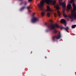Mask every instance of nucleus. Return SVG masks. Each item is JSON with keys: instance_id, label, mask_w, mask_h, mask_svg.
Returning a JSON list of instances; mask_svg holds the SVG:
<instances>
[{"instance_id": "obj_1", "label": "nucleus", "mask_w": 76, "mask_h": 76, "mask_svg": "<svg viewBox=\"0 0 76 76\" xmlns=\"http://www.w3.org/2000/svg\"><path fill=\"white\" fill-rule=\"evenodd\" d=\"M45 3H46L48 4H50L52 3L53 5H55L56 4V2L55 1H53L52 0H42V1L40 2V4L39 5L38 4V6H39L40 7L41 10L43 11V12H42L41 15L42 16H44L45 13V12L46 10H44L43 7H44Z\"/></svg>"}, {"instance_id": "obj_2", "label": "nucleus", "mask_w": 76, "mask_h": 76, "mask_svg": "<svg viewBox=\"0 0 76 76\" xmlns=\"http://www.w3.org/2000/svg\"><path fill=\"white\" fill-rule=\"evenodd\" d=\"M45 25L48 27L50 31H51L53 29H55L56 28H59V26L57 24H49L47 23H45Z\"/></svg>"}, {"instance_id": "obj_3", "label": "nucleus", "mask_w": 76, "mask_h": 76, "mask_svg": "<svg viewBox=\"0 0 76 76\" xmlns=\"http://www.w3.org/2000/svg\"><path fill=\"white\" fill-rule=\"evenodd\" d=\"M61 35L60 34V33H59L58 34V35L55 36L53 37V40L54 41V40L56 39H59L61 38Z\"/></svg>"}, {"instance_id": "obj_4", "label": "nucleus", "mask_w": 76, "mask_h": 76, "mask_svg": "<svg viewBox=\"0 0 76 76\" xmlns=\"http://www.w3.org/2000/svg\"><path fill=\"white\" fill-rule=\"evenodd\" d=\"M38 21V19L37 17H33L32 19H31V21L32 23H34Z\"/></svg>"}, {"instance_id": "obj_5", "label": "nucleus", "mask_w": 76, "mask_h": 76, "mask_svg": "<svg viewBox=\"0 0 76 76\" xmlns=\"http://www.w3.org/2000/svg\"><path fill=\"white\" fill-rule=\"evenodd\" d=\"M69 17L70 19H73L74 18L76 19V12L74 14L72 15L71 16L69 15Z\"/></svg>"}, {"instance_id": "obj_6", "label": "nucleus", "mask_w": 76, "mask_h": 76, "mask_svg": "<svg viewBox=\"0 0 76 76\" xmlns=\"http://www.w3.org/2000/svg\"><path fill=\"white\" fill-rule=\"evenodd\" d=\"M66 20L65 19H62L61 20V23H64V25L65 27H66Z\"/></svg>"}, {"instance_id": "obj_7", "label": "nucleus", "mask_w": 76, "mask_h": 76, "mask_svg": "<svg viewBox=\"0 0 76 76\" xmlns=\"http://www.w3.org/2000/svg\"><path fill=\"white\" fill-rule=\"evenodd\" d=\"M61 29L62 30L63 29H65L66 31H67V30H68L69 29V27H64L61 26Z\"/></svg>"}, {"instance_id": "obj_8", "label": "nucleus", "mask_w": 76, "mask_h": 76, "mask_svg": "<svg viewBox=\"0 0 76 76\" xmlns=\"http://www.w3.org/2000/svg\"><path fill=\"white\" fill-rule=\"evenodd\" d=\"M55 8H56V10H59L60 9V8L59 7V5L58 4H56L55 5Z\"/></svg>"}, {"instance_id": "obj_9", "label": "nucleus", "mask_w": 76, "mask_h": 76, "mask_svg": "<svg viewBox=\"0 0 76 76\" xmlns=\"http://www.w3.org/2000/svg\"><path fill=\"white\" fill-rule=\"evenodd\" d=\"M62 13L63 14V15L64 17L65 18H66L68 17L67 15L66 14H65V13H64V11L63 10L62 11Z\"/></svg>"}, {"instance_id": "obj_10", "label": "nucleus", "mask_w": 76, "mask_h": 76, "mask_svg": "<svg viewBox=\"0 0 76 76\" xmlns=\"http://www.w3.org/2000/svg\"><path fill=\"white\" fill-rule=\"evenodd\" d=\"M68 5V6H67V9H68L69 11V10H71L72 7L71 5Z\"/></svg>"}, {"instance_id": "obj_11", "label": "nucleus", "mask_w": 76, "mask_h": 76, "mask_svg": "<svg viewBox=\"0 0 76 76\" xmlns=\"http://www.w3.org/2000/svg\"><path fill=\"white\" fill-rule=\"evenodd\" d=\"M60 5H62L63 7H66V5L64 4V3H62L61 2L60 3Z\"/></svg>"}, {"instance_id": "obj_12", "label": "nucleus", "mask_w": 76, "mask_h": 76, "mask_svg": "<svg viewBox=\"0 0 76 76\" xmlns=\"http://www.w3.org/2000/svg\"><path fill=\"white\" fill-rule=\"evenodd\" d=\"M47 11L48 12H51V10H50V7H49V6H47Z\"/></svg>"}, {"instance_id": "obj_13", "label": "nucleus", "mask_w": 76, "mask_h": 76, "mask_svg": "<svg viewBox=\"0 0 76 76\" xmlns=\"http://www.w3.org/2000/svg\"><path fill=\"white\" fill-rule=\"evenodd\" d=\"M29 9H31L30 7H27V9L28 10V12L29 13L31 12V11H30V10Z\"/></svg>"}, {"instance_id": "obj_14", "label": "nucleus", "mask_w": 76, "mask_h": 76, "mask_svg": "<svg viewBox=\"0 0 76 76\" xmlns=\"http://www.w3.org/2000/svg\"><path fill=\"white\" fill-rule=\"evenodd\" d=\"M25 7H22L20 8V10L21 11L23 10L24 9H25Z\"/></svg>"}, {"instance_id": "obj_15", "label": "nucleus", "mask_w": 76, "mask_h": 76, "mask_svg": "<svg viewBox=\"0 0 76 76\" xmlns=\"http://www.w3.org/2000/svg\"><path fill=\"white\" fill-rule=\"evenodd\" d=\"M58 16H61V13L59 11H58Z\"/></svg>"}, {"instance_id": "obj_16", "label": "nucleus", "mask_w": 76, "mask_h": 76, "mask_svg": "<svg viewBox=\"0 0 76 76\" xmlns=\"http://www.w3.org/2000/svg\"><path fill=\"white\" fill-rule=\"evenodd\" d=\"M73 7V10L74 11H72L73 12H75L76 11V7Z\"/></svg>"}, {"instance_id": "obj_17", "label": "nucleus", "mask_w": 76, "mask_h": 76, "mask_svg": "<svg viewBox=\"0 0 76 76\" xmlns=\"http://www.w3.org/2000/svg\"><path fill=\"white\" fill-rule=\"evenodd\" d=\"M76 27V25H73L72 26V28H75Z\"/></svg>"}, {"instance_id": "obj_18", "label": "nucleus", "mask_w": 76, "mask_h": 76, "mask_svg": "<svg viewBox=\"0 0 76 76\" xmlns=\"http://www.w3.org/2000/svg\"><path fill=\"white\" fill-rule=\"evenodd\" d=\"M57 31L56 30H54L53 31V32L54 34H56L57 33Z\"/></svg>"}, {"instance_id": "obj_19", "label": "nucleus", "mask_w": 76, "mask_h": 76, "mask_svg": "<svg viewBox=\"0 0 76 76\" xmlns=\"http://www.w3.org/2000/svg\"><path fill=\"white\" fill-rule=\"evenodd\" d=\"M72 7H76V5H75V3H73L72 4Z\"/></svg>"}, {"instance_id": "obj_20", "label": "nucleus", "mask_w": 76, "mask_h": 76, "mask_svg": "<svg viewBox=\"0 0 76 76\" xmlns=\"http://www.w3.org/2000/svg\"><path fill=\"white\" fill-rule=\"evenodd\" d=\"M50 15V14L49 12H48V13H47V16H48V17H49Z\"/></svg>"}, {"instance_id": "obj_21", "label": "nucleus", "mask_w": 76, "mask_h": 76, "mask_svg": "<svg viewBox=\"0 0 76 76\" xmlns=\"http://www.w3.org/2000/svg\"><path fill=\"white\" fill-rule=\"evenodd\" d=\"M54 16H55V17H57V14L56 13H54Z\"/></svg>"}, {"instance_id": "obj_22", "label": "nucleus", "mask_w": 76, "mask_h": 76, "mask_svg": "<svg viewBox=\"0 0 76 76\" xmlns=\"http://www.w3.org/2000/svg\"><path fill=\"white\" fill-rule=\"evenodd\" d=\"M74 2V0H72L71 1L70 3H73Z\"/></svg>"}, {"instance_id": "obj_23", "label": "nucleus", "mask_w": 76, "mask_h": 76, "mask_svg": "<svg viewBox=\"0 0 76 76\" xmlns=\"http://www.w3.org/2000/svg\"><path fill=\"white\" fill-rule=\"evenodd\" d=\"M63 1V0H58L59 3H61V1Z\"/></svg>"}, {"instance_id": "obj_24", "label": "nucleus", "mask_w": 76, "mask_h": 76, "mask_svg": "<svg viewBox=\"0 0 76 76\" xmlns=\"http://www.w3.org/2000/svg\"><path fill=\"white\" fill-rule=\"evenodd\" d=\"M26 4H27L26 2L25 1V2H24V5H26Z\"/></svg>"}, {"instance_id": "obj_25", "label": "nucleus", "mask_w": 76, "mask_h": 76, "mask_svg": "<svg viewBox=\"0 0 76 76\" xmlns=\"http://www.w3.org/2000/svg\"><path fill=\"white\" fill-rule=\"evenodd\" d=\"M32 0H28V2H31V1H32ZM37 1H38V0H36Z\"/></svg>"}, {"instance_id": "obj_26", "label": "nucleus", "mask_w": 76, "mask_h": 76, "mask_svg": "<svg viewBox=\"0 0 76 76\" xmlns=\"http://www.w3.org/2000/svg\"><path fill=\"white\" fill-rule=\"evenodd\" d=\"M35 15V13H34L33 14V17H34V15Z\"/></svg>"}, {"instance_id": "obj_27", "label": "nucleus", "mask_w": 76, "mask_h": 76, "mask_svg": "<svg viewBox=\"0 0 76 76\" xmlns=\"http://www.w3.org/2000/svg\"><path fill=\"white\" fill-rule=\"evenodd\" d=\"M45 58L46 59L47 58V57H45Z\"/></svg>"}, {"instance_id": "obj_28", "label": "nucleus", "mask_w": 76, "mask_h": 76, "mask_svg": "<svg viewBox=\"0 0 76 76\" xmlns=\"http://www.w3.org/2000/svg\"><path fill=\"white\" fill-rule=\"evenodd\" d=\"M22 4V2L21 3V4Z\"/></svg>"}, {"instance_id": "obj_29", "label": "nucleus", "mask_w": 76, "mask_h": 76, "mask_svg": "<svg viewBox=\"0 0 76 76\" xmlns=\"http://www.w3.org/2000/svg\"><path fill=\"white\" fill-rule=\"evenodd\" d=\"M22 0H20V1H21Z\"/></svg>"}, {"instance_id": "obj_30", "label": "nucleus", "mask_w": 76, "mask_h": 76, "mask_svg": "<svg viewBox=\"0 0 76 76\" xmlns=\"http://www.w3.org/2000/svg\"><path fill=\"white\" fill-rule=\"evenodd\" d=\"M56 0V1H57V0Z\"/></svg>"}, {"instance_id": "obj_31", "label": "nucleus", "mask_w": 76, "mask_h": 76, "mask_svg": "<svg viewBox=\"0 0 76 76\" xmlns=\"http://www.w3.org/2000/svg\"><path fill=\"white\" fill-rule=\"evenodd\" d=\"M46 31L47 32V31Z\"/></svg>"}]
</instances>
